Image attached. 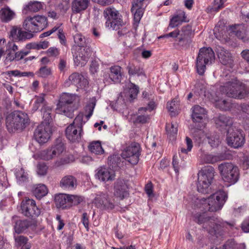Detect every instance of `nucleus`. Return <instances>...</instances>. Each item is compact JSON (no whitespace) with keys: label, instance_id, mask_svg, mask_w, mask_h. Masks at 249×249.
<instances>
[{"label":"nucleus","instance_id":"obj_1","mask_svg":"<svg viewBox=\"0 0 249 249\" xmlns=\"http://www.w3.org/2000/svg\"><path fill=\"white\" fill-rule=\"evenodd\" d=\"M195 221L198 224H202L203 229L212 234H219L227 225H230L226 222L214 217H210L204 213H197L195 216Z\"/></svg>","mask_w":249,"mask_h":249},{"label":"nucleus","instance_id":"obj_2","mask_svg":"<svg viewBox=\"0 0 249 249\" xmlns=\"http://www.w3.org/2000/svg\"><path fill=\"white\" fill-rule=\"evenodd\" d=\"M220 90L228 97L237 99L249 97V88L236 79L226 82L220 87Z\"/></svg>","mask_w":249,"mask_h":249},{"label":"nucleus","instance_id":"obj_3","mask_svg":"<svg viewBox=\"0 0 249 249\" xmlns=\"http://www.w3.org/2000/svg\"><path fill=\"white\" fill-rule=\"evenodd\" d=\"M30 123L28 115L21 111L16 110L9 113L6 117V127L9 132L21 131Z\"/></svg>","mask_w":249,"mask_h":249},{"label":"nucleus","instance_id":"obj_4","mask_svg":"<svg viewBox=\"0 0 249 249\" xmlns=\"http://www.w3.org/2000/svg\"><path fill=\"white\" fill-rule=\"evenodd\" d=\"M80 98L78 96L66 93H63L59 99L56 108L58 113L64 114L69 118L73 117V112L78 108Z\"/></svg>","mask_w":249,"mask_h":249},{"label":"nucleus","instance_id":"obj_5","mask_svg":"<svg viewBox=\"0 0 249 249\" xmlns=\"http://www.w3.org/2000/svg\"><path fill=\"white\" fill-rule=\"evenodd\" d=\"M227 198V193L220 190L208 198H202L200 201L205 211L214 212L221 209Z\"/></svg>","mask_w":249,"mask_h":249},{"label":"nucleus","instance_id":"obj_6","mask_svg":"<svg viewBox=\"0 0 249 249\" xmlns=\"http://www.w3.org/2000/svg\"><path fill=\"white\" fill-rule=\"evenodd\" d=\"M215 60V55L211 48L203 47L199 50L196 59V67L197 73L202 75L205 71L206 66L212 64Z\"/></svg>","mask_w":249,"mask_h":249},{"label":"nucleus","instance_id":"obj_7","mask_svg":"<svg viewBox=\"0 0 249 249\" xmlns=\"http://www.w3.org/2000/svg\"><path fill=\"white\" fill-rule=\"evenodd\" d=\"M84 123L83 115L79 114L75 117L73 123L66 128V136L70 141L74 142H79L81 139Z\"/></svg>","mask_w":249,"mask_h":249},{"label":"nucleus","instance_id":"obj_8","mask_svg":"<svg viewBox=\"0 0 249 249\" xmlns=\"http://www.w3.org/2000/svg\"><path fill=\"white\" fill-rule=\"evenodd\" d=\"M103 14L106 19V27L108 29L117 30L124 24L121 15L115 8L109 7L106 8Z\"/></svg>","mask_w":249,"mask_h":249},{"label":"nucleus","instance_id":"obj_9","mask_svg":"<svg viewBox=\"0 0 249 249\" xmlns=\"http://www.w3.org/2000/svg\"><path fill=\"white\" fill-rule=\"evenodd\" d=\"M64 150V143L60 140H57L52 146L41 151L39 156L42 160H50L60 156Z\"/></svg>","mask_w":249,"mask_h":249},{"label":"nucleus","instance_id":"obj_10","mask_svg":"<svg viewBox=\"0 0 249 249\" xmlns=\"http://www.w3.org/2000/svg\"><path fill=\"white\" fill-rule=\"evenodd\" d=\"M141 153L140 144L136 142H132L123 151L121 156L123 159L132 165L138 163Z\"/></svg>","mask_w":249,"mask_h":249},{"label":"nucleus","instance_id":"obj_11","mask_svg":"<svg viewBox=\"0 0 249 249\" xmlns=\"http://www.w3.org/2000/svg\"><path fill=\"white\" fill-rule=\"evenodd\" d=\"M52 133V127L48 122H42L34 132L36 140L40 144L47 142Z\"/></svg>","mask_w":249,"mask_h":249},{"label":"nucleus","instance_id":"obj_12","mask_svg":"<svg viewBox=\"0 0 249 249\" xmlns=\"http://www.w3.org/2000/svg\"><path fill=\"white\" fill-rule=\"evenodd\" d=\"M213 176V172H198L197 191L203 194L209 193Z\"/></svg>","mask_w":249,"mask_h":249},{"label":"nucleus","instance_id":"obj_13","mask_svg":"<svg viewBox=\"0 0 249 249\" xmlns=\"http://www.w3.org/2000/svg\"><path fill=\"white\" fill-rule=\"evenodd\" d=\"M74 62L76 66H84L88 61L92 51L90 46L81 47L72 52Z\"/></svg>","mask_w":249,"mask_h":249},{"label":"nucleus","instance_id":"obj_14","mask_svg":"<svg viewBox=\"0 0 249 249\" xmlns=\"http://www.w3.org/2000/svg\"><path fill=\"white\" fill-rule=\"evenodd\" d=\"M22 213L27 217H36L40 213V209L36 206L34 200L29 198L23 199L21 203Z\"/></svg>","mask_w":249,"mask_h":249},{"label":"nucleus","instance_id":"obj_15","mask_svg":"<svg viewBox=\"0 0 249 249\" xmlns=\"http://www.w3.org/2000/svg\"><path fill=\"white\" fill-rule=\"evenodd\" d=\"M129 185L127 180L118 179L114 186V195L121 200L129 196Z\"/></svg>","mask_w":249,"mask_h":249},{"label":"nucleus","instance_id":"obj_16","mask_svg":"<svg viewBox=\"0 0 249 249\" xmlns=\"http://www.w3.org/2000/svg\"><path fill=\"white\" fill-rule=\"evenodd\" d=\"M228 145L234 148L242 146L245 143V137L240 130H236L229 133L227 137Z\"/></svg>","mask_w":249,"mask_h":249},{"label":"nucleus","instance_id":"obj_17","mask_svg":"<svg viewBox=\"0 0 249 249\" xmlns=\"http://www.w3.org/2000/svg\"><path fill=\"white\" fill-rule=\"evenodd\" d=\"M71 83L77 88L83 89L88 85L89 82L82 74L74 72L70 75L68 80L65 82V86H69Z\"/></svg>","mask_w":249,"mask_h":249},{"label":"nucleus","instance_id":"obj_18","mask_svg":"<svg viewBox=\"0 0 249 249\" xmlns=\"http://www.w3.org/2000/svg\"><path fill=\"white\" fill-rule=\"evenodd\" d=\"M216 53L220 62L222 64L231 67L233 60L231 53L228 50L218 46L216 48Z\"/></svg>","mask_w":249,"mask_h":249},{"label":"nucleus","instance_id":"obj_19","mask_svg":"<svg viewBox=\"0 0 249 249\" xmlns=\"http://www.w3.org/2000/svg\"><path fill=\"white\" fill-rule=\"evenodd\" d=\"M94 203L98 207H103L105 209L112 210L114 205L107 199V195L102 192H99L94 198Z\"/></svg>","mask_w":249,"mask_h":249},{"label":"nucleus","instance_id":"obj_20","mask_svg":"<svg viewBox=\"0 0 249 249\" xmlns=\"http://www.w3.org/2000/svg\"><path fill=\"white\" fill-rule=\"evenodd\" d=\"M214 121L217 128L220 130L226 129L228 126L232 124V120L229 117L220 114L214 118Z\"/></svg>","mask_w":249,"mask_h":249},{"label":"nucleus","instance_id":"obj_21","mask_svg":"<svg viewBox=\"0 0 249 249\" xmlns=\"http://www.w3.org/2000/svg\"><path fill=\"white\" fill-rule=\"evenodd\" d=\"M74 45L72 47L71 52L76 50V49L81 47L89 46V40L81 34L76 33L73 36Z\"/></svg>","mask_w":249,"mask_h":249},{"label":"nucleus","instance_id":"obj_22","mask_svg":"<svg viewBox=\"0 0 249 249\" xmlns=\"http://www.w3.org/2000/svg\"><path fill=\"white\" fill-rule=\"evenodd\" d=\"M76 179L71 176L63 177L60 182V186L65 190H72L76 188Z\"/></svg>","mask_w":249,"mask_h":249},{"label":"nucleus","instance_id":"obj_23","mask_svg":"<svg viewBox=\"0 0 249 249\" xmlns=\"http://www.w3.org/2000/svg\"><path fill=\"white\" fill-rule=\"evenodd\" d=\"M205 109L199 106H195L192 108V118L194 122H200L206 117Z\"/></svg>","mask_w":249,"mask_h":249},{"label":"nucleus","instance_id":"obj_24","mask_svg":"<svg viewBox=\"0 0 249 249\" xmlns=\"http://www.w3.org/2000/svg\"><path fill=\"white\" fill-rule=\"evenodd\" d=\"M54 202L57 208L63 210L69 209L68 195L66 194L56 195L54 196Z\"/></svg>","mask_w":249,"mask_h":249},{"label":"nucleus","instance_id":"obj_25","mask_svg":"<svg viewBox=\"0 0 249 249\" xmlns=\"http://www.w3.org/2000/svg\"><path fill=\"white\" fill-rule=\"evenodd\" d=\"M89 4V0H73L71 9L74 13H78L86 10Z\"/></svg>","mask_w":249,"mask_h":249},{"label":"nucleus","instance_id":"obj_26","mask_svg":"<svg viewBox=\"0 0 249 249\" xmlns=\"http://www.w3.org/2000/svg\"><path fill=\"white\" fill-rule=\"evenodd\" d=\"M223 181L227 186L235 183L239 179V172H220Z\"/></svg>","mask_w":249,"mask_h":249},{"label":"nucleus","instance_id":"obj_27","mask_svg":"<svg viewBox=\"0 0 249 249\" xmlns=\"http://www.w3.org/2000/svg\"><path fill=\"white\" fill-rule=\"evenodd\" d=\"M109 78L114 83H119L122 79V68L119 66H113L109 68Z\"/></svg>","mask_w":249,"mask_h":249},{"label":"nucleus","instance_id":"obj_28","mask_svg":"<svg viewBox=\"0 0 249 249\" xmlns=\"http://www.w3.org/2000/svg\"><path fill=\"white\" fill-rule=\"evenodd\" d=\"M192 35V27L187 25L182 28L179 32V42H185L187 44H190L191 42L190 37Z\"/></svg>","mask_w":249,"mask_h":249},{"label":"nucleus","instance_id":"obj_29","mask_svg":"<svg viewBox=\"0 0 249 249\" xmlns=\"http://www.w3.org/2000/svg\"><path fill=\"white\" fill-rule=\"evenodd\" d=\"M32 191L37 198L40 199L47 195L48 189L45 185L38 184L33 186Z\"/></svg>","mask_w":249,"mask_h":249},{"label":"nucleus","instance_id":"obj_30","mask_svg":"<svg viewBox=\"0 0 249 249\" xmlns=\"http://www.w3.org/2000/svg\"><path fill=\"white\" fill-rule=\"evenodd\" d=\"M15 12L9 7L6 6L0 10V18L3 22H8L15 17Z\"/></svg>","mask_w":249,"mask_h":249},{"label":"nucleus","instance_id":"obj_31","mask_svg":"<svg viewBox=\"0 0 249 249\" xmlns=\"http://www.w3.org/2000/svg\"><path fill=\"white\" fill-rule=\"evenodd\" d=\"M230 30L231 32L233 33L237 37L245 41L246 38V31L243 25L238 24L231 26L230 28Z\"/></svg>","mask_w":249,"mask_h":249},{"label":"nucleus","instance_id":"obj_32","mask_svg":"<svg viewBox=\"0 0 249 249\" xmlns=\"http://www.w3.org/2000/svg\"><path fill=\"white\" fill-rule=\"evenodd\" d=\"M36 25L34 17H28L24 20L23 27L29 32L37 33Z\"/></svg>","mask_w":249,"mask_h":249},{"label":"nucleus","instance_id":"obj_33","mask_svg":"<svg viewBox=\"0 0 249 249\" xmlns=\"http://www.w3.org/2000/svg\"><path fill=\"white\" fill-rule=\"evenodd\" d=\"M34 18L37 32L43 30L47 26V18L45 16L37 15L34 16Z\"/></svg>","mask_w":249,"mask_h":249},{"label":"nucleus","instance_id":"obj_34","mask_svg":"<svg viewBox=\"0 0 249 249\" xmlns=\"http://www.w3.org/2000/svg\"><path fill=\"white\" fill-rule=\"evenodd\" d=\"M186 16L183 11H181L178 14L173 17L171 19L169 23V27L174 28L182 22L185 21Z\"/></svg>","mask_w":249,"mask_h":249},{"label":"nucleus","instance_id":"obj_35","mask_svg":"<svg viewBox=\"0 0 249 249\" xmlns=\"http://www.w3.org/2000/svg\"><path fill=\"white\" fill-rule=\"evenodd\" d=\"M43 5L41 2L38 1H30L26 4L24 10L26 11L37 12L42 9Z\"/></svg>","mask_w":249,"mask_h":249},{"label":"nucleus","instance_id":"obj_36","mask_svg":"<svg viewBox=\"0 0 249 249\" xmlns=\"http://www.w3.org/2000/svg\"><path fill=\"white\" fill-rule=\"evenodd\" d=\"M30 225V221L27 220H17L14 226L15 232L17 233H20L26 230Z\"/></svg>","mask_w":249,"mask_h":249},{"label":"nucleus","instance_id":"obj_37","mask_svg":"<svg viewBox=\"0 0 249 249\" xmlns=\"http://www.w3.org/2000/svg\"><path fill=\"white\" fill-rule=\"evenodd\" d=\"M128 73L130 75H141L143 74V70L139 65H135L134 63H129L126 67Z\"/></svg>","mask_w":249,"mask_h":249},{"label":"nucleus","instance_id":"obj_38","mask_svg":"<svg viewBox=\"0 0 249 249\" xmlns=\"http://www.w3.org/2000/svg\"><path fill=\"white\" fill-rule=\"evenodd\" d=\"M89 150L95 154H101L103 153L104 150L99 141H93L90 143L89 146Z\"/></svg>","mask_w":249,"mask_h":249},{"label":"nucleus","instance_id":"obj_39","mask_svg":"<svg viewBox=\"0 0 249 249\" xmlns=\"http://www.w3.org/2000/svg\"><path fill=\"white\" fill-rule=\"evenodd\" d=\"M115 172H97L95 175L96 178L102 181L112 180L115 178Z\"/></svg>","mask_w":249,"mask_h":249},{"label":"nucleus","instance_id":"obj_40","mask_svg":"<svg viewBox=\"0 0 249 249\" xmlns=\"http://www.w3.org/2000/svg\"><path fill=\"white\" fill-rule=\"evenodd\" d=\"M227 0H214L213 5L207 8V12H217L224 7V4Z\"/></svg>","mask_w":249,"mask_h":249},{"label":"nucleus","instance_id":"obj_41","mask_svg":"<svg viewBox=\"0 0 249 249\" xmlns=\"http://www.w3.org/2000/svg\"><path fill=\"white\" fill-rule=\"evenodd\" d=\"M15 176L17 183L19 185H23L28 182L29 180L27 172H16Z\"/></svg>","mask_w":249,"mask_h":249},{"label":"nucleus","instance_id":"obj_42","mask_svg":"<svg viewBox=\"0 0 249 249\" xmlns=\"http://www.w3.org/2000/svg\"><path fill=\"white\" fill-rule=\"evenodd\" d=\"M68 197L69 209L73 206L78 205L83 200L82 196L77 195H68Z\"/></svg>","mask_w":249,"mask_h":249},{"label":"nucleus","instance_id":"obj_43","mask_svg":"<svg viewBox=\"0 0 249 249\" xmlns=\"http://www.w3.org/2000/svg\"><path fill=\"white\" fill-rule=\"evenodd\" d=\"M202 160L206 162L209 163H213L219 160H223L222 157L217 155H213L211 154H204L202 157Z\"/></svg>","mask_w":249,"mask_h":249},{"label":"nucleus","instance_id":"obj_44","mask_svg":"<svg viewBox=\"0 0 249 249\" xmlns=\"http://www.w3.org/2000/svg\"><path fill=\"white\" fill-rule=\"evenodd\" d=\"M167 108L171 113V116H174L178 113V103L176 99H173L170 103H168Z\"/></svg>","mask_w":249,"mask_h":249},{"label":"nucleus","instance_id":"obj_45","mask_svg":"<svg viewBox=\"0 0 249 249\" xmlns=\"http://www.w3.org/2000/svg\"><path fill=\"white\" fill-rule=\"evenodd\" d=\"M166 130L169 137L170 138L172 137L174 139L178 132L177 124L172 123L171 124H167L166 126Z\"/></svg>","mask_w":249,"mask_h":249},{"label":"nucleus","instance_id":"obj_46","mask_svg":"<svg viewBox=\"0 0 249 249\" xmlns=\"http://www.w3.org/2000/svg\"><path fill=\"white\" fill-rule=\"evenodd\" d=\"M117 161L115 159L114 157H110L108 158V164L109 165L108 169L113 171H117L120 170L119 165L121 162H118V159H117Z\"/></svg>","mask_w":249,"mask_h":249},{"label":"nucleus","instance_id":"obj_47","mask_svg":"<svg viewBox=\"0 0 249 249\" xmlns=\"http://www.w3.org/2000/svg\"><path fill=\"white\" fill-rule=\"evenodd\" d=\"M219 171H236L238 170L237 166L229 162H224L218 166Z\"/></svg>","mask_w":249,"mask_h":249},{"label":"nucleus","instance_id":"obj_48","mask_svg":"<svg viewBox=\"0 0 249 249\" xmlns=\"http://www.w3.org/2000/svg\"><path fill=\"white\" fill-rule=\"evenodd\" d=\"M51 73V68L46 66L41 67L37 72L38 76L42 78H46L50 75Z\"/></svg>","mask_w":249,"mask_h":249},{"label":"nucleus","instance_id":"obj_49","mask_svg":"<svg viewBox=\"0 0 249 249\" xmlns=\"http://www.w3.org/2000/svg\"><path fill=\"white\" fill-rule=\"evenodd\" d=\"M41 112L42 113L43 118L44 120L43 122L49 123L50 120L52 119L51 108L49 107L44 106L43 107L41 108Z\"/></svg>","mask_w":249,"mask_h":249},{"label":"nucleus","instance_id":"obj_50","mask_svg":"<svg viewBox=\"0 0 249 249\" xmlns=\"http://www.w3.org/2000/svg\"><path fill=\"white\" fill-rule=\"evenodd\" d=\"M44 96L45 94H42L36 97V101L33 107V109L35 110H36L41 106H43L42 107L44 106H46L45 105Z\"/></svg>","mask_w":249,"mask_h":249},{"label":"nucleus","instance_id":"obj_51","mask_svg":"<svg viewBox=\"0 0 249 249\" xmlns=\"http://www.w3.org/2000/svg\"><path fill=\"white\" fill-rule=\"evenodd\" d=\"M128 88L129 89L130 98L131 99L135 98L139 92V87L134 84L130 82L128 85Z\"/></svg>","mask_w":249,"mask_h":249},{"label":"nucleus","instance_id":"obj_52","mask_svg":"<svg viewBox=\"0 0 249 249\" xmlns=\"http://www.w3.org/2000/svg\"><path fill=\"white\" fill-rule=\"evenodd\" d=\"M134 25L136 26H138V23H139L143 13V10L142 8H136L134 12Z\"/></svg>","mask_w":249,"mask_h":249},{"label":"nucleus","instance_id":"obj_53","mask_svg":"<svg viewBox=\"0 0 249 249\" xmlns=\"http://www.w3.org/2000/svg\"><path fill=\"white\" fill-rule=\"evenodd\" d=\"M21 28L16 26H13L10 32V36L13 40H18L19 35L21 34Z\"/></svg>","mask_w":249,"mask_h":249},{"label":"nucleus","instance_id":"obj_54","mask_svg":"<svg viewBox=\"0 0 249 249\" xmlns=\"http://www.w3.org/2000/svg\"><path fill=\"white\" fill-rule=\"evenodd\" d=\"M14 238L16 246L19 247L24 246V245L27 243L28 239L22 235H15Z\"/></svg>","mask_w":249,"mask_h":249},{"label":"nucleus","instance_id":"obj_55","mask_svg":"<svg viewBox=\"0 0 249 249\" xmlns=\"http://www.w3.org/2000/svg\"><path fill=\"white\" fill-rule=\"evenodd\" d=\"M205 141L208 142L212 147H217L220 143L219 139L213 136H207Z\"/></svg>","mask_w":249,"mask_h":249},{"label":"nucleus","instance_id":"obj_56","mask_svg":"<svg viewBox=\"0 0 249 249\" xmlns=\"http://www.w3.org/2000/svg\"><path fill=\"white\" fill-rule=\"evenodd\" d=\"M216 106L222 110H227L229 107V103L225 100L215 99Z\"/></svg>","mask_w":249,"mask_h":249},{"label":"nucleus","instance_id":"obj_57","mask_svg":"<svg viewBox=\"0 0 249 249\" xmlns=\"http://www.w3.org/2000/svg\"><path fill=\"white\" fill-rule=\"evenodd\" d=\"M29 51H21L16 52L14 54V60L19 61L24 58V56L27 55L29 53Z\"/></svg>","mask_w":249,"mask_h":249},{"label":"nucleus","instance_id":"obj_58","mask_svg":"<svg viewBox=\"0 0 249 249\" xmlns=\"http://www.w3.org/2000/svg\"><path fill=\"white\" fill-rule=\"evenodd\" d=\"M186 142L187 148L185 149L184 147H182L180 149V151L182 153H187L191 150L193 147V142L192 140L188 137H186Z\"/></svg>","mask_w":249,"mask_h":249},{"label":"nucleus","instance_id":"obj_59","mask_svg":"<svg viewBox=\"0 0 249 249\" xmlns=\"http://www.w3.org/2000/svg\"><path fill=\"white\" fill-rule=\"evenodd\" d=\"M150 119V116L147 114L139 115L136 120V122L142 124L147 123Z\"/></svg>","mask_w":249,"mask_h":249},{"label":"nucleus","instance_id":"obj_60","mask_svg":"<svg viewBox=\"0 0 249 249\" xmlns=\"http://www.w3.org/2000/svg\"><path fill=\"white\" fill-rule=\"evenodd\" d=\"M145 192L147 195L148 196L153 197V186L151 182H148L145 186L144 188Z\"/></svg>","mask_w":249,"mask_h":249},{"label":"nucleus","instance_id":"obj_61","mask_svg":"<svg viewBox=\"0 0 249 249\" xmlns=\"http://www.w3.org/2000/svg\"><path fill=\"white\" fill-rule=\"evenodd\" d=\"M33 34L31 32L23 31L21 30V34L19 35L18 40H23L26 39H30L33 37Z\"/></svg>","mask_w":249,"mask_h":249},{"label":"nucleus","instance_id":"obj_62","mask_svg":"<svg viewBox=\"0 0 249 249\" xmlns=\"http://www.w3.org/2000/svg\"><path fill=\"white\" fill-rule=\"evenodd\" d=\"M58 31V37L60 40V42L61 44L66 46L67 45L66 37L64 34L63 33L62 30L60 28V26H59V29L57 30Z\"/></svg>","mask_w":249,"mask_h":249},{"label":"nucleus","instance_id":"obj_63","mask_svg":"<svg viewBox=\"0 0 249 249\" xmlns=\"http://www.w3.org/2000/svg\"><path fill=\"white\" fill-rule=\"evenodd\" d=\"M144 0H135L132 3L131 11L134 12L136 8H142L143 6V1Z\"/></svg>","mask_w":249,"mask_h":249},{"label":"nucleus","instance_id":"obj_64","mask_svg":"<svg viewBox=\"0 0 249 249\" xmlns=\"http://www.w3.org/2000/svg\"><path fill=\"white\" fill-rule=\"evenodd\" d=\"M169 165V160H165V159L162 160L160 162V166L159 167V170H168Z\"/></svg>","mask_w":249,"mask_h":249}]
</instances>
